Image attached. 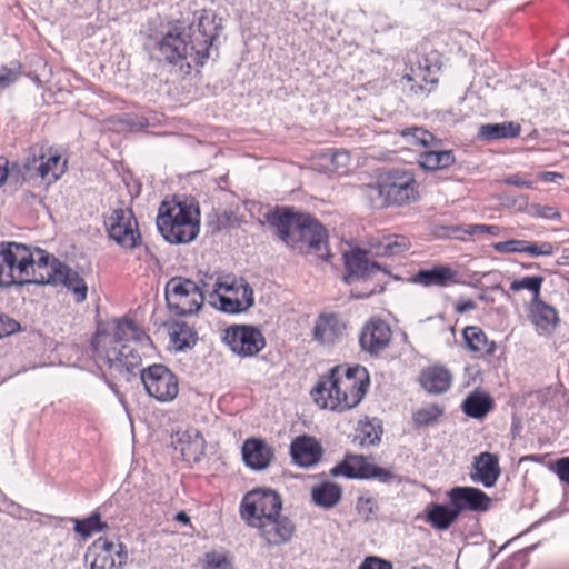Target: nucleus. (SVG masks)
<instances>
[{
  "mask_svg": "<svg viewBox=\"0 0 569 569\" xmlns=\"http://www.w3.org/2000/svg\"><path fill=\"white\" fill-rule=\"evenodd\" d=\"M146 332L130 319L114 320L113 333L98 331L92 346L99 357L119 373H132L141 363L140 349L149 346Z\"/></svg>",
  "mask_w": 569,
  "mask_h": 569,
  "instance_id": "f257e3e1",
  "label": "nucleus"
},
{
  "mask_svg": "<svg viewBox=\"0 0 569 569\" xmlns=\"http://www.w3.org/2000/svg\"><path fill=\"white\" fill-rule=\"evenodd\" d=\"M368 386L369 375L365 367L336 366L319 378L310 393L319 408L346 411L361 402Z\"/></svg>",
  "mask_w": 569,
  "mask_h": 569,
  "instance_id": "f03ea898",
  "label": "nucleus"
},
{
  "mask_svg": "<svg viewBox=\"0 0 569 569\" xmlns=\"http://www.w3.org/2000/svg\"><path fill=\"white\" fill-rule=\"evenodd\" d=\"M270 224L287 246L322 260L329 258L326 230L310 214L291 209L276 211L270 216Z\"/></svg>",
  "mask_w": 569,
  "mask_h": 569,
  "instance_id": "7ed1b4c3",
  "label": "nucleus"
},
{
  "mask_svg": "<svg viewBox=\"0 0 569 569\" xmlns=\"http://www.w3.org/2000/svg\"><path fill=\"white\" fill-rule=\"evenodd\" d=\"M282 500L271 489H256L248 492L241 502V517L252 528L264 533H292L295 525L281 515Z\"/></svg>",
  "mask_w": 569,
  "mask_h": 569,
  "instance_id": "20e7f679",
  "label": "nucleus"
},
{
  "mask_svg": "<svg viewBox=\"0 0 569 569\" xmlns=\"http://www.w3.org/2000/svg\"><path fill=\"white\" fill-rule=\"evenodd\" d=\"M30 247L18 242L0 243V288L22 286L41 281L43 276L38 274L40 254Z\"/></svg>",
  "mask_w": 569,
  "mask_h": 569,
  "instance_id": "39448f33",
  "label": "nucleus"
},
{
  "mask_svg": "<svg viewBox=\"0 0 569 569\" xmlns=\"http://www.w3.org/2000/svg\"><path fill=\"white\" fill-rule=\"evenodd\" d=\"M199 208L178 201H162L157 228L166 241L174 244L193 241L200 231Z\"/></svg>",
  "mask_w": 569,
  "mask_h": 569,
  "instance_id": "423d86ee",
  "label": "nucleus"
},
{
  "mask_svg": "<svg viewBox=\"0 0 569 569\" xmlns=\"http://www.w3.org/2000/svg\"><path fill=\"white\" fill-rule=\"evenodd\" d=\"M192 37L179 27H174L157 41V48L161 57L170 63H178L191 57L194 63L203 64L209 57L208 51L214 37L201 34V40L191 39Z\"/></svg>",
  "mask_w": 569,
  "mask_h": 569,
  "instance_id": "0eeeda50",
  "label": "nucleus"
},
{
  "mask_svg": "<svg viewBox=\"0 0 569 569\" xmlns=\"http://www.w3.org/2000/svg\"><path fill=\"white\" fill-rule=\"evenodd\" d=\"M417 183L411 173L396 172L382 182L367 187V197L372 207L382 208L389 204H405L416 199Z\"/></svg>",
  "mask_w": 569,
  "mask_h": 569,
  "instance_id": "6e6552de",
  "label": "nucleus"
},
{
  "mask_svg": "<svg viewBox=\"0 0 569 569\" xmlns=\"http://www.w3.org/2000/svg\"><path fill=\"white\" fill-rule=\"evenodd\" d=\"M36 253L40 254L38 274L43 276V279L36 283H60L72 292L76 302H83L87 299L88 287L76 270L58 261L43 250H37Z\"/></svg>",
  "mask_w": 569,
  "mask_h": 569,
  "instance_id": "1a4fd4ad",
  "label": "nucleus"
},
{
  "mask_svg": "<svg viewBox=\"0 0 569 569\" xmlns=\"http://www.w3.org/2000/svg\"><path fill=\"white\" fill-rule=\"evenodd\" d=\"M167 306L178 316L197 313L204 300L197 282L186 277H173L164 287Z\"/></svg>",
  "mask_w": 569,
  "mask_h": 569,
  "instance_id": "9d476101",
  "label": "nucleus"
},
{
  "mask_svg": "<svg viewBox=\"0 0 569 569\" xmlns=\"http://www.w3.org/2000/svg\"><path fill=\"white\" fill-rule=\"evenodd\" d=\"M254 303L253 290L243 279L216 283L210 305L227 313H240Z\"/></svg>",
  "mask_w": 569,
  "mask_h": 569,
  "instance_id": "9b49d317",
  "label": "nucleus"
},
{
  "mask_svg": "<svg viewBox=\"0 0 569 569\" xmlns=\"http://www.w3.org/2000/svg\"><path fill=\"white\" fill-rule=\"evenodd\" d=\"M111 240L124 249H134L141 243L138 221L130 209H116L104 219Z\"/></svg>",
  "mask_w": 569,
  "mask_h": 569,
  "instance_id": "f8f14e48",
  "label": "nucleus"
},
{
  "mask_svg": "<svg viewBox=\"0 0 569 569\" xmlns=\"http://www.w3.org/2000/svg\"><path fill=\"white\" fill-rule=\"evenodd\" d=\"M141 380L148 395L160 402L172 401L178 396V379L163 365H152L141 370Z\"/></svg>",
  "mask_w": 569,
  "mask_h": 569,
  "instance_id": "ddd939ff",
  "label": "nucleus"
},
{
  "mask_svg": "<svg viewBox=\"0 0 569 569\" xmlns=\"http://www.w3.org/2000/svg\"><path fill=\"white\" fill-rule=\"evenodd\" d=\"M92 558L91 569H120L128 560V551L122 542L100 536L88 549L86 559Z\"/></svg>",
  "mask_w": 569,
  "mask_h": 569,
  "instance_id": "4468645a",
  "label": "nucleus"
},
{
  "mask_svg": "<svg viewBox=\"0 0 569 569\" xmlns=\"http://www.w3.org/2000/svg\"><path fill=\"white\" fill-rule=\"evenodd\" d=\"M331 475L345 476L346 478L355 479H377L381 482H389L395 478V475L388 469L380 468L369 462L361 455H348L336 467L331 469Z\"/></svg>",
  "mask_w": 569,
  "mask_h": 569,
  "instance_id": "2eb2a0df",
  "label": "nucleus"
},
{
  "mask_svg": "<svg viewBox=\"0 0 569 569\" xmlns=\"http://www.w3.org/2000/svg\"><path fill=\"white\" fill-rule=\"evenodd\" d=\"M223 340L234 353L243 357L257 355L266 346L261 331L251 326L228 328Z\"/></svg>",
  "mask_w": 569,
  "mask_h": 569,
  "instance_id": "dca6fc26",
  "label": "nucleus"
},
{
  "mask_svg": "<svg viewBox=\"0 0 569 569\" xmlns=\"http://www.w3.org/2000/svg\"><path fill=\"white\" fill-rule=\"evenodd\" d=\"M391 341V329L381 319L372 318L362 328L359 343L362 350L370 355L383 351Z\"/></svg>",
  "mask_w": 569,
  "mask_h": 569,
  "instance_id": "f3484780",
  "label": "nucleus"
},
{
  "mask_svg": "<svg viewBox=\"0 0 569 569\" xmlns=\"http://www.w3.org/2000/svg\"><path fill=\"white\" fill-rule=\"evenodd\" d=\"M448 496L459 515L467 509L477 512L487 511L491 506V498L475 487H455Z\"/></svg>",
  "mask_w": 569,
  "mask_h": 569,
  "instance_id": "a211bd4d",
  "label": "nucleus"
},
{
  "mask_svg": "<svg viewBox=\"0 0 569 569\" xmlns=\"http://www.w3.org/2000/svg\"><path fill=\"white\" fill-rule=\"evenodd\" d=\"M26 167L29 170H37L42 179L49 182L57 181L64 172L66 161L57 153H44L43 149L39 150V154L33 153V158H28Z\"/></svg>",
  "mask_w": 569,
  "mask_h": 569,
  "instance_id": "6ab92c4d",
  "label": "nucleus"
},
{
  "mask_svg": "<svg viewBox=\"0 0 569 569\" xmlns=\"http://www.w3.org/2000/svg\"><path fill=\"white\" fill-rule=\"evenodd\" d=\"M172 443L181 457L189 462H198L206 451V441L201 432L194 428L178 432Z\"/></svg>",
  "mask_w": 569,
  "mask_h": 569,
  "instance_id": "aec40b11",
  "label": "nucleus"
},
{
  "mask_svg": "<svg viewBox=\"0 0 569 569\" xmlns=\"http://www.w3.org/2000/svg\"><path fill=\"white\" fill-rule=\"evenodd\" d=\"M347 274L345 281L351 282L353 279L365 278L380 269L377 262H370L367 252L362 249H353L343 253Z\"/></svg>",
  "mask_w": 569,
  "mask_h": 569,
  "instance_id": "412c9836",
  "label": "nucleus"
},
{
  "mask_svg": "<svg viewBox=\"0 0 569 569\" xmlns=\"http://www.w3.org/2000/svg\"><path fill=\"white\" fill-rule=\"evenodd\" d=\"M472 466L475 472L470 476L475 482H480L486 488H491L496 485L500 476V467L495 455L482 452L475 457Z\"/></svg>",
  "mask_w": 569,
  "mask_h": 569,
  "instance_id": "4be33fe9",
  "label": "nucleus"
},
{
  "mask_svg": "<svg viewBox=\"0 0 569 569\" xmlns=\"http://www.w3.org/2000/svg\"><path fill=\"white\" fill-rule=\"evenodd\" d=\"M244 463L253 470H264L273 459V450L264 441L249 439L242 446Z\"/></svg>",
  "mask_w": 569,
  "mask_h": 569,
  "instance_id": "5701e85b",
  "label": "nucleus"
},
{
  "mask_svg": "<svg viewBox=\"0 0 569 569\" xmlns=\"http://www.w3.org/2000/svg\"><path fill=\"white\" fill-rule=\"evenodd\" d=\"M292 459L302 467L316 465L322 455V450L317 440L312 437L302 436L297 438L290 448Z\"/></svg>",
  "mask_w": 569,
  "mask_h": 569,
  "instance_id": "b1692460",
  "label": "nucleus"
},
{
  "mask_svg": "<svg viewBox=\"0 0 569 569\" xmlns=\"http://www.w3.org/2000/svg\"><path fill=\"white\" fill-rule=\"evenodd\" d=\"M451 381L452 376L450 371L439 366L422 370L420 376V383L429 393L439 395L446 392L450 388Z\"/></svg>",
  "mask_w": 569,
  "mask_h": 569,
  "instance_id": "393cba45",
  "label": "nucleus"
},
{
  "mask_svg": "<svg viewBox=\"0 0 569 569\" xmlns=\"http://www.w3.org/2000/svg\"><path fill=\"white\" fill-rule=\"evenodd\" d=\"M411 281L423 287H447L456 282V271L447 266H438L432 269L418 271L411 278Z\"/></svg>",
  "mask_w": 569,
  "mask_h": 569,
  "instance_id": "a878e982",
  "label": "nucleus"
},
{
  "mask_svg": "<svg viewBox=\"0 0 569 569\" xmlns=\"http://www.w3.org/2000/svg\"><path fill=\"white\" fill-rule=\"evenodd\" d=\"M532 322L540 332L552 331L559 321L556 309L539 298H533L530 305Z\"/></svg>",
  "mask_w": 569,
  "mask_h": 569,
  "instance_id": "bb28decb",
  "label": "nucleus"
},
{
  "mask_svg": "<svg viewBox=\"0 0 569 569\" xmlns=\"http://www.w3.org/2000/svg\"><path fill=\"white\" fill-rule=\"evenodd\" d=\"M343 325L336 316L322 315L315 325L313 338L322 345H331L343 333Z\"/></svg>",
  "mask_w": 569,
  "mask_h": 569,
  "instance_id": "cd10ccee",
  "label": "nucleus"
},
{
  "mask_svg": "<svg viewBox=\"0 0 569 569\" xmlns=\"http://www.w3.org/2000/svg\"><path fill=\"white\" fill-rule=\"evenodd\" d=\"M466 348L481 355H493L496 343L488 339L485 331L478 326H467L462 331Z\"/></svg>",
  "mask_w": 569,
  "mask_h": 569,
  "instance_id": "c85d7f7f",
  "label": "nucleus"
},
{
  "mask_svg": "<svg viewBox=\"0 0 569 569\" xmlns=\"http://www.w3.org/2000/svg\"><path fill=\"white\" fill-rule=\"evenodd\" d=\"M459 513L450 502V505L431 503L426 509V520L436 530H446L458 518Z\"/></svg>",
  "mask_w": 569,
  "mask_h": 569,
  "instance_id": "c756f323",
  "label": "nucleus"
},
{
  "mask_svg": "<svg viewBox=\"0 0 569 569\" xmlns=\"http://www.w3.org/2000/svg\"><path fill=\"white\" fill-rule=\"evenodd\" d=\"M342 497V488L331 481H323L311 490V498L315 505L323 509L336 507Z\"/></svg>",
  "mask_w": 569,
  "mask_h": 569,
  "instance_id": "7c9ffc66",
  "label": "nucleus"
},
{
  "mask_svg": "<svg viewBox=\"0 0 569 569\" xmlns=\"http://www.w3.org/2000/svg\"><path fill=\"white\" fill-rule=\"evenodd\" d=\"M370 249L377 256H396L409 248V241L397 234L375 238L370 241Z\"/></svg>",
  "mask_w": 569,
  "mask_h": 569,
  "instance_id": "2f4dec72",
  "label": "nucleus"
},
{
  "mask_svg": "<svg viewBox=\"0 0 569 569\" xmlns=\"http://www.w3.org/2000/svg\"><path fill=\"white\" fill-rule=\"evenodd\" d=\"M456 158L449 150H428L419 156V164L421 168L430 171L446 169L452 166Z\"/></svg>",
  "mask_w": 569,
  "mask_h": 569,
  "instance_id": "473e14b6",
  "label": "nucleus"
},
{
  "mask_svg": "<svg viewBox=\"0 0 569 569\" xmlns=\"http://www.w3.org/2000/svg\"><path fill=\"white\" fill-rule=\"evenodd\" d=\"M521 127L515 122L488 123L480 127L479 136L483 140L508 139L519 136Z\"/></svg>",
  "mask_w": 569,
  "mask_h": 569,
  "instance_id": "72a5a7b5",
  "label": "nucleus"
},
{
  "mask_svg": "<svg viewBox=\"0 0 569 569\" xmlns=\"http://www.w3.org/2000/svg\"><path fill=\"white\" fill-rule=\"evenodd\" d=\"M197 333L186 322H174L170 327V341L176 350H184L196 343Z\"/></svg>",
  "mask_w": 569,
  "mask_h": 569,
  "instance_id": "f704fd0d",
  "label": "nucleus"
},
{
  "mask_svg": "<svg viewBox=\"0 0 569 569\" xmlns=\"http://www.w3.org/2000/svg\"><path fill=\"white\" fill-rule=\"evenodd\" d=\"M491 408V400L488 396L472 393L463 402V412L472 418L485 417Z\"/></svg>",
  "mask_w": 569,
  "mask_h": 569,
  "instance_id": "c9c22d12",
  "label": "nucleus"
},
{
  "mask_svg": "<svg viewBox=\"0 0 569 569\" xmlns=\"http://www.w3.org/2000/svg\"><path fill=\"white\" fill-rule=\"evenodd\" d=\"M401 136L406 138L411 146L433 148L440 143L431 132L418 127L402 130Z\"/></svg>",
  "mask_w": 569,
  "mask_h": 569,
  "instance_id": "e433bc0d",
  "label": "nucleus"
},
{
  "mask_svg": "<svg viewBox=\"0 0 569 569\" xmlns=\"http://www.w3.org/2000/svg\"><path fill=\"white\" fill-rule=\"evenodd\" d=\"M68 521L74 525V532L79 535L111 530V527L107 522L101 521L100 515L98 512H94L90 517L82 520L70 518Z\"/></svg>",
  "mask_w": 569,
  "mask_h": 569,
  "instance_id": "4c0bfd02",
  "label": "nucleus"
},
{
  "mask_svg": "<svg viewBox=\"0 0 569 569\" xmlns=\"http://www.w3.org/2000/svg\"><path fill=\"white\" fill-rule=\"evenodd\" d=\"M202 569H234L233 557L228 551L212 550L204 553Z\"/></svg>",
  "mask_w": 569,
  "mask_h": 569,
  "instance_id": "58836bf2",
  "label": "nucleus"
},
{
  "mask_svg": "<svg viewBox=\"0 0 569 569\" xmlns=\"http://www.w3.org/2000/svg\"><path fill=\"white\" fill-rule=\"evenodd\" d=\"M323 160H329L331 167L329 168L332 173L345 174L350 166V154L345 150L330 151L322 153Z\"/></svg>",
  "mask_w": 569,
  "mask_h": 569,
  "instance_id": "ea45409f",
  "label": "nucleus"
},
{
  "mask_svg": "<svg viewBox=\"0 0 569 569\" xmlns=\"http://www.w3.org/2000/svg\"><path fill=\"white\" fill-rule=\"evenodd\" d=\"M442 410L436 405L425 406L413 412L412 420L418 427L429 426L438 420Z\"/></svg>",
  "mask_w": 569,
  "mask_h": 569,
  "instance_id": "a19ab883",
  "label": "nucleus"
},
{
  "mask_svg": "<svg viewBox=\"0 0 569 569\" xmlns=\"http://www.w3.org/2000/svg\"><path fill=\"white\" fill-rule=\"evenodd\" d=\"M542 282L543 278L541 276L525 277L520 280L512 281L510 284V289L512 291L527 289L533 293V298H539Z\"/></svg>",
  "mask_w": 569,
  "mask_h": 569,
  "instance_id": "79ce46f5",
  "label": "nucleus"
},
{
  "mask_svg": "<svg viewBox=\"0 0 569 569\" xmlns=\"http://www.w3.org/2000/svg\"><path fill=\"white\" fill-rule=\"evenodd\" d=\"M197 282V287L199 291H201L203 300L208 299L210 303L211 292H213V288L216 283H223L219 278H214L212 274H204Z\"/></svg>",
  "mask_w": 569,
  "mask_h": 569,
  "instance_id": "37998d69",
  "label": "nucleus"
},
{
  "mask_svg": "<svg viewBox=\"0 0 569 569\" xmlns=\"http://www.w3.org/2000/svg\"><path fill=\"white\" fill-rule=\"evenodd\" d=\"M531 212L533 216L547 219V220H561L560 212L551 206L532 204Z\"/></svg>",
  "mask_w": 569,
  "mask_h": 569,
  "instance_id": "c03bdc74",
  "label": "nucleus"
},
{
  "mask_svg": "<svg viewBox=\"0 0 569 569\" xmlns=\"http://www.w3.org/2000/svg\"><path fill=\"white\" fill-rule=\"evenodd\" d=\"M556 251V248L550 242H541V243H527L525 252L531 256H552Z\"/></svg>",
  "mask_w": 569,
  "mask_h": 569,
  "instance_id": "a18cd8bd",
  "label": "nucleus"
},
{
  "mask_svg": "<svg viewBox=\"0 0 569 569\" xmlns=\"http://www.w3.org/2000/svg\"><path fill=\"white\" fill-rule=\"evenodd\" d=\"M527 242L523 240H509L493 246L498 252H525Z\"/></svg>",
  "mask_w": 569,
  "mask_h": 569,
  "instance_id": "49530a36",
  "label": "nucleus"
},
{
  "mask_svg": "<svg viewBox=\"0 0 569 569\" xmlns=\"http://www.w3.org/2000/svg\"><path fill=\"white\" fill-rule=\"evenodd\" d=\"M20 330V325L14 319L0 313V338L10 336Z\"/></svg>",
  "mask_w": 569,
  "mask_h": 569,
  "instance_id": "de8ad7c7",
  "label": "nucleus"
},
{
  "mask_svg": "<svg viewBox=\"0 0 569 569\" xmlns=\"http://www.w3.org/2000/svg\"><path fill=\"white\" fill-rule=\"evenodd\" d=\"M358 569H393V567L390 561L376 556H370L361 562Z\"/></svg>",
  "mask_w": 569,
  "mask_h": 569,
  "instance_id": "09e8293b",
  "label": "nucleus"
},
{
  "mask_svg": "<svg viewBox=\"0 0 569 569\" xmlns=\"http://www.w3.org/2000/svg\"><path fill=\"white\" fill-rule=\"evenodd\" d=\"M553 470L562 482L569 485V457L556 460Z\"/></svg>",
  "mask_w": 569,
  "mask_h": 569,
  "instance_id": "8fccbe9b",
  "label": "nucleus"
},
{
  "mask_svg": "<svg viewBox=\"0 0 569 569\" xmlns=\"http://www.w3.org/2000/svg\"><path fill=\"white\" fill-rule=\"evenodd\" d=\"M376 502L371 498L360 497L357 502L358 512L365 518L369 519V516L373 512Z\"/></svg>",
  "mask_w": 569,
  "mask_h": 569,
  "instance_id": "3c124183",
  "label": "nucleus"
},
{
  "mask_svg": "<svg viewBox=\"0 0 569 569\" xmlns=\"http://www.w3.org/2000/svg\"><path fill=\"white\" fill-rule=\"evenodd\" d=\"M289 538L290 536H273V539L270 536H260L259 547L270 550L274 546L287 543Z\"/></svg>",
  "mask_w": 569,
  "mask_h": 569,
  "instance_id": "603ef678",
  "label": "nucleus"
},
{
  "mask_svg": "<svg viewBox=\"0 0 569 569\" xmlns=\"http://www.w3.org/2000/svg\"><path fill=\"white\" fill-rule=\"evenodd\" d=\"M499 231L498 226H487V224H470L465 230L466 233L473 236L478 233H490L492 236H497Z\"/></svg>",
  "mask_w": 569,
  "mask_h": 569,
  "instance_id": "864d4df0",
  "label": "nucleus"
},
{
  "mask_svg": "<svg viewBox=\"0 0 569 569\" xmlns=\"http://www.w3.org/2000/svg\"><path fill=\"white\" fill-rule=\"evenodd\" d=\"M502 182L506 184H509V186H515V187L525 188V189H529L532 187V182L523 179L519 174H513V176L507 177L502 180Z\"/></svg>",
  "mask_w": 569,
  "mask_h": 569,
  "instance_id": "5fc2aeb1",
  "label": "nucleus"
},
{
  "mask_svg": "<svg viewBox=\"0 0 569 569\" xmlns=\"http://www.w3.org/2000/svg\"><path fill=\"white\" fill-rule=\"evenodd\" d=\"M14 81V74L9 69H2L0 71V88H6Z\"/></svg>",
  "mask_w": 569,
  "mask_h": 569,
  "instance_id": "6e6d98bb",
  "label": "nucleus"
},
{
  "mask_svg": "<svg viewBox=\"0 0 569 569\" xmlns=\"http://www.w3.org/2000/svg\"><path fill=\"white\" fill-rule=\"evenodd\" d=\"M330 167V161L323 160L322 154L319 156L313 162V168L325 173H332L331 170L329 169Z\"/></svg>",
  "mask_w": 569,
  "mask_h": 569,
  "instance_id": "4d7b16f0",
  "label": "nucleus"
},
{
  "mask_svg": "<svg viewBox=\"0 0 569 569\" xmlns=\"http://www.w3.org/2000/svg\"><path fill=\"white\" fill-rule=\"evenodd\" d=\"M475 308H476V303L471 300L460 301L456 305V311L458 313H466L470 310H473Z\"/></svg>",
  "mask_w": 569,
  "mask_h": 569,
  "instance_id": "13d9d810",
  "label": "nucleus"
},
{
  "mask_svg": "<svg viewBox=\"0 0 569 569\" xmlns=\"http://www.w3.org/2000/svg\"><path fill=\"white\" fill-rule=\"evenodd\" d=\"M540 178L546 182H556L558 179H562L563 176L558 172L546 171L540 173Z\"/></svg>",
  "mask_w": 569,
  "mask_h": 569,
  "instance_id": "bf43d9fd",
  "label": "nucleus"
},
{
  "mask_svg": "<svg viewBox=\"0 0 569 569\" xmlns=\"http://www.w3.org/2000/svg\"><path fill=\"white\" fill-rule=\"evenodd\" d=\"M8 178L7 161L0 160V186L4 183Z\"/></svg>",
  "mask_w": 569,
  "mask_h": 569,
  "instance_id": "052dcab7",
  "label": "nucleus"
},
{
  "mask_svg": "<svg viewBox=\"0 0 569 569\" xmlns=\"http://www.w3.org/2000/svg\"><path fill=\"white\" fill-rule=\"evenodd\" d=\"M380 440V438L375 435V437H371L370 433H368L366 437H363L360 441V445L361 446H365V445H375L376 442H378Z\"/></svg>",
  "mask_w": 569,
  "mask_h": 569,
  "instance_id": "680f3d73",
  "label": "nucleus"
},
{
  "mask_svg": "<svg viewBox=\"0 0 569 569\" xmlns=\"http://www.w3.org/2000/svg\"><path fill=\"white\" fill-rule=\"evenodd\" d=\"M174 520L182 523L188 525L190 522L189 516L184 511H180L174 516Z\"/></svg>",
  "mask_w": 569,
  "mask_h": 569,
  "instance_id": "e2e57ef3",
  "label": "nucleus"
},
{
  "mask_svg": "<svg viewBox=\"0 0 569 569\" xmlns=\"http://www.w3.org/2000/svg\"><path fill=\"white\" fill-rule=\"evenodd\" d=\"M410 569H432L430 566L423 565V566H413Z\"/></svg>",
  "mask_w": 569,
  "mask_h": 569,
  "instance_id": "0e129e2a",
  "label": "nucleus"
},
{
  "mask_svg": "<svg viewBox=\"0 0 569 569\" xmlns=\"http://www.w3.org/2000/svg\"><path fill=\"white\" fill-rule=\"evenodd\" d=\"M202 23H203V19H202V18H200V20H199V26H198V27H199V33H200V34H201V30H200V28L202 27Z\"/></svg>",
  "mask_w": 569,
  "mask_h": 569,
  "instance_id": "69168bd1",
  "label": "nucleus"
},
{
  "mask_svg": "<svg viewBox=\"0 0 569 569\" xmlns=\"http://www.w3.org/2000/svg\"><path fill=\"white\" fill-rule=\"evenodd\" d=\"M535 548H536V545H533V546H531V547L527 548V549H526V551H527V552H529V551L533 550Z\"/></svg>",
  "mask_w": 569,
  "mask_h": 569,
  "instance_id": "338daca9",
  "label": "nucleus"
}]
</instances>
